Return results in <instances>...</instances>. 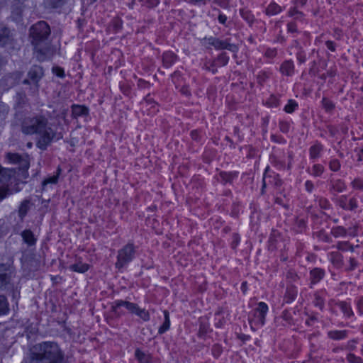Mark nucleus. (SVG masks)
<instances>
[{
  "mask_svg": "<svg viewBox=\"0 0 363 363\" xmlns=\"http://www.w3.org/2000/svg\"><path fill=\"white\" fill-rule=\"evenodd\" d=\"M298 60L301 63H303L306 61V57L304 56H302L301 55H298Z\"/></svg>",
  "mask_w": 363,
  "mask_h": 363,
  "instance_id": "obj_60",
  "label": "nucleus"
},
{
  "mask_svg": "<svg viewBox=\"0 0 363 363\" xmlns=\"http://www.w3.org/2000/svg\"><path fill=\"white\" fill-rule=\"evenodd\" d=\"M240 241V237L238 234L233 235V241L232 242L233 247H235Z\"/></svg>",
  "mask_w": 363,
  "mask_h": 363,
  "instance_id": "obj_52",
  "label": "nucleus"
},
{
  "mask_svg": "<svg viewBox=\"0 0 363 363\" xmlns=\"http://www.w3.org/2000/svg\"><path fill=\"white\" fill-rule=\"evenodd\" d=\"M142 4L147 7H154L159 3L158 0H141Z\"/></svg>",
  "mask_w": 363,
  "mask_h": 363,
  "instance_id": "obj_41",
  "label": "nucleus"
},
{
  "mask_svg": "<svg viewBox=\"0 0 363 363\" xmlns=\"http://www.w3.org/2000/svg\"><path fill=\"white\" fill-rule=\"evenodd\" d=\"M313 187V185L311 182L307 181L306 182V188L308 191H311L312 190Z\"/></svg>",
  "mask_w": 363,
  "mask_h": 363,
  "instance_id": "obj_56",
  "label": "nucleus"
},
{
  "mask_svg": "<svg viewBox=\"0 0 363 363\" xmlns=\"http://www.w3.org/2000/svg\"><path fill=\"white\" fill-rule=\"evenodd\" d=\"M294 69L293 62L291 61H286L281 65L280 70L282 74L289 76L293 74Z\"/></svg>",
  "mask_w": 363,
  "mask_h": 363,
  "instance_id": "obj_14",
  "label": "nucleus"
},
{
  "mask_svg": "<svg viewBox=\"0 0 363 363\" xmlns=\"http://www.w3.org/2000/svg\"><path fill=\"white\" fill-rule=\"evenodd\" d=\"M238 337H239L240 339H241L242 340H247V339H248L249 336L245 335H238Z\"/></svg>",
  "mask_w": 363,
  "mask_h": 363,
  "instance_id": "obj_61",
  "label": "nucleus"
},
{
  "mask_svg": "<svg viewBox=\"0 0 363 363\" xmlns=\"http://www.w3.org/2000/svg\"><path fill=\"white\" fill-rule=\"evenodd\" d=\"M11 277V270L10 267L1 264H0V289H6L8 284H9Z\"/></svg>",
  "mask_w": 363,
  "mask_h": 363,
  "instance_id": "obj_9",
  "label": "nucleus"
},
{
  "mask_svg": "<svg viewBox=\"0 0 363 363\" xmlns=\"http://www.w3.org/2000/svg\"><path fill=\"white\" fill-rule=\"evenodd\" d=\"M315 306L318 307L320 310H322L323 308L324 301L321 297H320L318 295L315 296Z\"/></svg>",
  "mask_w": 363,
  "mask_h": 363,
  "instance_id": "obj_42",
  "label": "nucleus"
},
{
  "mask_svg": "<svg viewBox=\"0 0 363 363\" xmlns=\"http://www.w3.org/2000/svg\"><path fill=\"white\" fill-rule=\"evenodd\" d=\"M339 205H340V207H342L344 209H347L348 208L347 203L346 202V197L345 196H342L340 199V200H339Z\"/></svg>",
  "mask_w": 363,
  "mask_h": 363,
  "instance_id": "obj_46",
  "label": "nucleus"
},
{
  "mask_svg": "<svg viewBox=\"0 0 363 363\" xmlns=\"http://www.w3.org/2000/svg\"><path fill=\"white\" fill-rule=\"evenodd\" d=\"M66 0H45V3L51 8H58L62 6Z\"/></svg>",
  "mask_w": 363,
  "mask_h": 363,
  "instance_id": "obj_29",
  "label": "nucleus"
},
{
  "mask_svg": "<svg viewBox=\"0 0 363 363\" xmlns=\"http://www.w3.org/2000/svg\"><path fill=\"white\" fill-rule=\"evenodd\" d=\"M327 48L332 52L335 51V45L333 41L328 40L325 43Z\"/></svg>",
  "mask_w": 363,
  "mask_h": 363,
  "instance_id": "obj_49",
  "label": "nucleus"
},
{
  "mask_svg": "<svg viewBox=\"0 0 363 363\" xmlns=\"http://www.w3.org/2000/svg\"><path fill=\"white\" fill-rule=\"evenodd\" d=\"M324 276V272L320 269H314L311 271V279L312 284L319 281Z\"/></svg>",
  "mask_w": 363,
  "mask_h": 363,
  "instance_id": "obj_17",
  "label": "nucleus"
},
{
  "mask_svg": "<svg viewBox=\"0 0 363 363\" xmlns=\"http://www.w3.org/2000/svg\"><path fill=\"white\" fill-rule=\"evenodd\" d=\"M44 76L43 67L38 65H33L29 69L27 78L23 81V84L30 85V92L35 95L39 90V82Z\"/></svg>",
  "mask_w": 363,
  "mask_h": 363,
  "instance_id": "obj_5",
  "label": "nucleus"
},
{
  "mask_svg": "<svg viewBox=\"0 0 363 363\" xmlns=\"http://www.w3.org/2000/svg\"><path fill=\"white\" fill-rule=\"evenodd\" d=\"M69 269L73 272L84 273L89 269V265L87 264L79 262L70 265Z\"/></svg>",
  "mask_w": 363,
  "mask_h": 363,
  "instance_id": "obj_21",
  "label": "nucleus"
},
{
  "mask_svg": "<svg viewBox=\"0 0 363 363\" xmlns=\"http://www.w3.org/2000/svg\"><path fill=\"white\" fill-rule=\"evenodd\" d=\"M208 44L213 46L217 50H228L233 52H236L238 50V46L231 44L227 40H222L216 38H210L208 39Z\"/></svg>",
  "mask_w": 363,
  "mask_h": 363,
  "instance_id": "obj_8",
  "label": "nucleus"
},
{
  "mask_svg": "<svg viewBox=\"0 0 363 363\" xmlns=\"http://www.w3.org/2000/svg\"><path fill=\"white\" fill-rule=\"evenodd\" d=\"M276 55H277L276 49L269 48L267 50V51L265 52V56L268 58H273L276 56Z\"/></svg>",
  "mask_w": 363,
  "mask_h": 363,
  "instance_id": "obj_44",
  "label": "nucleus"
},
{
  "mask_svg": "<svg viewBox=\"0 0 363 363\" xmlns=\"http://www.w3.org/2000/svg\"><path fill=\"white\" fill-rule=\"evenodd\" d=\"M223 325V320H219L218 322L216 323V326L218 328H220Z\"/></svg>",
  "mask_w": 363,
  "mask_h": 363,
  "instance_id": "obj_63",
  "label": "nucleus"
},
{
  "mask_svg": "<svg viewBox=\"0 0 363 363\" xmlns=\"http://www.w3.org/2000/svg\"><path fill=\"white\" fill-rule=\"evenodd\" d=\"M57 179H58V176L57 175L50 177L45 179L42 182L43 189H44L45 186L47 184H56L57 182Z\"/></svg>",
  "mask_w": 363,
  "mask_h": 363,
  "instance_id": "obj_35",
  "label": "nucleus"
},
{
  "mask_svg": "<svg viewBox=\"0 0 363 363\" xmlns=\"http://www.w3.org/2000/svg\"><path fill=\"white\" fill-rule=\"evenodd\" d=\"M6 158L10 163L19 164L18 169H14L15 175L13 177V183L16 182L13 190L16 192H18L21 190L18 187V184L20 182L26 183V179L28 177V169L30 166L28 156H21L17 153L9 152L6 155Z\"/></svg>",
  "mask_w": 363,
  "mask_h": 363,
  "instance_id": "obj_3",
  "label": "nucleus"
},
{
  "mask_svg": "<svg viewBox=\"0 0 363 363\" xmlns=\"http://www.w3.org/2000/svg\"><path fill=\"white\" fill-rule=\"evenodd\" d=\"M135 250L133 244H128L118 252V260L116 267L118 269L123 267L130 262L134 257Z\"/></svg>",
  "mask_w": 363,
  "mask_h": 363,
  "instance_id": "obj_7",
  "label": "nucleus"
},
{
  "mask_svg": "<svg viewBox=\"0 0 363 363\" xmlns=\"http://www.w3.org/2000/svg\"><path fill=\"white\" fill-rule=\"evenodd\" d=\"M348 208L350 210H354L357 207V201L354 199H351L349 201V204H347Z\"/></svg>",
  "mask_w": 363,
  "mask_h": 363,
  "instance_id": "obj_45",
  "label": "nucleus"
},
{
  "mask_svg": "<svg viewBox=\"0 0 363 363\" xmlns=\"http://www.w3.org/2000/svg\"><path fill=\"white\" fill-rule=\"evenodd\" d=\"M164 321L158 330L159 334H163L169 330L170 326L169 314L167 311H164Z\"/></svg>",
  "mask_w": 363,
  "mask_h": 363,
  "instance_id": "obj_18",
  "label": "nucleus"
},
{
  "mask_svg": "<svg viewBox=\"0 0 363 363\" xmlns=\"http://www.w3.org/2000/svg\"><path fill=\"white\" fill-rule=\"evenodd\" d=\"M219 176L223 182H230L235 177V174L221 172H220Z\"/></svg>",
  "mask_w": 363,
  "mask_h": 363,
  "instance_id": "obj_30",
  "label": "nucleus"
},
{
  "mask_svg": "<svg viewBox=\"0 0 363 363\" xmlns=\"http://www.w3.org/2000/svg\"><path fill=\"white\" fill-rule=\"evenodd\" d=\"M122 306L125 307L130 313L138 315L144 321L150 320V313L147 311L140 308L136 303L126 301H116L112 306V311L116 313H118V309Z\"/></svg>",
  "mask_w": 363,
  "mask_h": 363,
  "instance_id": "obj_6",
  "label": "nucleus"
},
{
  "mask_svg": "<svg viewBox=\"0 0 363 363\" xmlns=\"http://www.w3.org/2000/svg\"><path fill=\"white\" fill-rule=\"evenodd\" d=\"M5 64V61L4 60V58L0 55V68L4 65Z\"/></svg>",
  "mask_w": 363,
  "mask_h": 363,
  "instance_id": "obj_62",
  "label": "nucleus"
},
{
  "mask_svg": "<svg viewBox=\"0 0 363 363\" xmlns=\"http://www.w3.org/2000/svg\"><path fill=\"white\" fill-rule=\"evenodd\" d=\"M332 233L335 237L342 236L346 234V230L340 226L336 227L332 230Z\"/></svg>",
  "mask_w": 363,
  "mask_h": 363,
  "instance_id": "obj_36",
  "label": "nucleus"
},
{
  "mask_svg": "<svg viewBox=\"0 0 363 363\" xmlns=\"http://www.w3.org/2000/svg\"><path fill=\"white\" fill-rule=\"evenodd\" d=\"M11 194V191L8 186L0 187V201Z\"/></svg>",
  "mask_w": 363,
  "mask_h": 363,
  "instance_id": "obj_33",
  "label": "nucleus"
},
{
  "mask_svg": "<svg viewBox=\"0 0 363 363\" xmlns=\"http://www.w3.org/2000/svg\"><path fill=\"white\" fill-rule=\"evenodd\" d=\"M298 106V104L293 100H289L288 104L285 106L284 111L286 113H292L295 111L296 108Z\"/></svg>",
  "mask_w": 363,
  "mask_h": 363,
  "instance_id": "obj_32",
  "label": "nucleus"
},
{
  "mask_svg": "<svg viewBox=\"0 0 363 363\" xmlns=\"http://www.w3.org/2000/svg\"><path fill=\"white\" fill-rule=\"evenodd\" d=\"M9 82V86H12L15 84L14 79H13L12 75H9V76L5 77L3 79V80H2V82Z\"/></svg>",
  "mask_w": 363,
  "mask_h": 363,
  "instance_id": "obj_48",
  "label": "nucleus"
},
{
  "mask_svg": "<svg viewBox=\"0 0 363 363\" xmlns=\"http://www.w3.org/2000/svg\"><path fill=\"white\" fill-rule=\"evenodd\" d=\"M191 138L194 140H197L198 138V131L197 130H192L191 133Z\"/></svg>",
  "mask_w": 363,
  "mask_h": 363,
  "instance_id": "obj_57",
  "label": "nucleus"
},
{
  "mask_svg": "<svg viewBox=\"0 0 363 363\" xmlns=\"http://www.w3.org/2000/svg\"><path fill=\"white\" fill-rule=\"evenodd\" d=\"M359 311L361 314H363V298H360L357 303Z\"/></svg>",
  "mask_w": 363,
  "mask_h": 363,
  "instance_id": "obj_53",
  "label": "nucleus"
},
{
  "mask_svg": "<svg viewBox=\"0 0 363 363\" xmlns=\"http://www.w3.org/2000/svg\"><path fill=\"white\" fill-rule=\"evenodd\" d=\"M288 30H289V31L292 32V33L296 32V25L294 23H289L288 25Z\"/></svg>",
  "mask_w": 363,
  "mask_h": 363,
  "instance_id": "obj_55",
  "label": "nucleus"
},
{
  "mask_svg": "<svg viewBox=\"0 0 363 363\" xmlns=\"http://www.w3.org/2000/svg\"><path fill=\"white\" fill-rule=\"evenodd\" d=\"M338 306L341 308L345 315L348 317H350L353 315V312L350 308V306L346 302H340Z\"/></svg>",
  "mask_w": 363,
  "mask_h": 363,
  "instance_id": "obj_26",
  "label": "nucleus"
},
{
  "mask_svg": "<svg viewBox=\"0 0 363 363\" xmlns=\"http://www.w3.org/2000/svg\"><path fill=\"white\" fill-rule=\"evenodd\" d=\"M218 21L220 23L225 24L227 21V17L223 14H220L218 16Z\"/></svg>",
  "mask_w": 363,
  "mask_h": 363,
  "instance_id": "obj_54",
  "label": "nucleus"
},
{
  "mask_svg": "<svg viewBox=\"0 0 363 363\" xmlns=\"http://www.w3.org/2000/svg\"><path fill=\"white\" fill-rule=\"evenodd\" d=\"M30 200L26 199L21 202L18 208V215L21 218H23L26 216L30 209Z\"/></svg>",
  "mask_w": 363,
  "mask_h": 363,
  "instance_id": "obj_15",
  "label": "nucleus"
},
{
  "mask_svg": "<svg viewBox=\"0 0 363 363\" xmlns=\"http://www.w3.org/2000/svg\"><path fill=\"white\" fill-rule=\"evenodd\" d=\"M322 150V146L320 144H316L311 147L310 148V156L311 158L315 159L319 156L320 151Z\"/></svg>",
  "mask_w": 363,
  "mask_h": 363,
  "instance_id": "obj_27",
  "label": "nucleus"
},
{
  "mask_svg": "<svg viewBox=\"0 0 363 363\" xmlns=\"http://www.w3.org/2000/svg\"><path fill=\"white\" fill-rule=\"evenodd\" d=\"M257 311L259 312V320L262 325H264L265 315L268 311L267 305L264 302H259Z\"/></svg>",
  "mask_w": 363,
  "mask_h": 363,
  "instance_id": "obj_16",
  "label": "nucleus"
},
{
  "mask_svg": "<svg viewBox=\"0 0 363 363\" xmlns=\"http://www.w3.org/2000/svg\"><path fill=\"white\" fill-rule=\"evenodd\" d=\"M64 353L55 342L37 343L29 350L25 363H62Z\"/></svg>",
  "mask_w": 363,
  "mask_h": 363,
  "instance_id": "obj_2",
  "label": "nucleus"
},
{
  "mask_svg": "<svg viewBox=\"0 0 363 363\" xmlns=\"http://www.w3.org/2000/svg\"><path fill=\"white\" fill-rule=\"evenodd\" d=\"M21 131L26 135L38 134L36 145L41 150H45L53 140L62 138L61 133H57L48 126V121L43 116L26 118L21 124Z\"/></svg>",
  "mask_w": 363,
  "mask_h": 363,
  "instance_id": "obj_1",
  "label": "nucleus"
},
{
  "mask_svg": "<svg viewBox=\"0 0 363 363\" xmlns=\"http://www.w3.org/2000/svg\"><path fill=\"white\" fill-rule=\"evenodd\" d=\"M50 33V29L45 21H39L33 25L30 29V35L31 43L37 52L45 54V50L40 48V44L44 42L48 38Z\"/></svg>",
  "mask_w": 363,
  "mask_h": 363,
  "instance_id": "obj_4",
  "label": "nucleus"
},
{
  "mask_svg": "<svg viewBox=\"0 0 363 363\" xmlns=\"http://www.w3.org/2000/svg\"><path fill=\"white\" fill-rule=\"evenodd\" d=\"M281 7L277 4L272 2L266 9L267 15H276L281 11Z\"/></svg>",
  "mask_w": 363,
  "mask_h": 363,
  "instance_id": "obj_20",
  "label": "nucleus"
},
{
  "mask_svg": "<svg viewBox=\"0 0 363 363\" xmlns=\"http://www.w3.org/2000/svg\"><path fill=\"white\" fill-rule=\"evenodd\" d=\"M283 318L288 323L291 322V316L287 311H284L282 314Z\"/></svg>",
  "mask_w": 363,
  "mask_h": 363,
  "instance_id": "obj_50",
  "label": "nucleus"
},
{
  "mask_svg": "<svg viewBox=\"0 0 363 363\" xmlns=\"http://www.w3.org/2000/svg\"><path fill=\"white\" fill-rule=\"evenodd\" d=\"M352 186L353 188L356 189L362 190L363 189V179H355L352 182Z\"/></svg>",
  "mask_w": 363,
  "mask_h": 363,
  "instance_id": "obj_40",
  "label": "nucleus"
},
{
  "mask_svg": "<svg viewBox=\"0 0 363 363\" xmlns=\"http://www.w3.org/2000/svg\"><path fill=\"white\" fill-rule=\"evenodd\" d=\"M295 14H299V15H301V12H299V11H296L295 9H292V10H291V11H289V15H290V16H294Z\"/></svg>",
  "mask_w": 363,
  "mask_h": 363,
  "instance_id": "obj_58",
  "label": "nucleus"
},
{
  "mask_svg": "<svg viewBox=\"0 0 363 363\" xmlns=\"http://www.w3.org/2000/svg\"><path fill=\"white\" fill-rule=\"evenodd\" d=\"M306 2V0H297V4L304 5Z\"/></svg>",
  "mask_w": 363,
  "mask_h": 363,
  "instance_id": "obj_64",
  "label": "nucleus"
},
{
  "mask_svg": "<svg viewBox=\"0 0 363 363\" xmlns=\"http://www.w3.org/2000/svg\"><path fill=\"white\" fill-rule=\"evenodd\" d=\"M333 188L337 191V192H342L345 188V184L341 182L340 180H337L333 185Z\"/></svg>",
  "mask_w": 363,
  "mask_h": 363,
  "instance_id": "obj_39",
  "label": "nucleus"
},
{
  "mask_svg": "<svg viewBox=\"0 0 363 363\" xmlns=\"http://www.w3.org/2000/svg\"><path fill=\"white\" fill-rule=\"evenodd\" d=\"M324 168L320 164H315L312 169V174L315 176H319L323 172Z\"/></svg>",
  "mask_w": 363,
  "mask_h": 363,
  "instance_id": "obj_38",
  "label": "nucleus"
},
{
  "mask_svg": "<svg viewBox=\"0 0 363 363\" xmlns=\"http://www.w3.org/2000/svg\"><path fill=\"white\" fill-rule=\"evenodd\" d=\"M9 311L7 298L4 295H0V315L6 314Z\"/></svg>",
  "mask_w": 363,
  "mask_h": 363,
  "instance_id": "obj_19",
  "label": "nucleus"
},
{
  "mask_svg": "<svg viewBox=\"0 0 363 363\" xmlns=\"http://www.w3.org/2000/svg\"><path fill=\"white\" fill-rule=\"evenodd\" d=\"M135 355L140 363H150L149 357L139 349L136 350Z\"/></svg>",
  "mask_w": 363,
  "mask_h": 363,
  "instance_id": "obj_24",
  "label": "nucleus"
},
{
  "mask_svg": "<svg viewBox=\"0 0 363 363\" xmlns=\"http://www.w3.org/2000/svg\"><path fill=\"white\" fill-rule=\"evenodd\" d=\"M329 166L332 171L337 172L340 168V163L337 160L334 159L330 162Z\"/></svg>",
  "mask_w": 363,
  "mask_h": 363,
  "instance_id": "obj_37",
  "label": "nucleus"
},
{
  "mask_svg": "<svg viewBox=\"0 0 363 363\" xmlns=\"http://www.w3.org/2000/svg\"><path fill=\"white\" fill-rule=\"evenodd\" d=\"M72 113L74 118H77L82 116H87L89 109L84 106L73 105L72 106Z\"/></svg>",
  "mask_w": 363,
  "mask_h": 363,
  "instance_id": "obj_12",
  "label": "nucleus"
},
{
  "mask_svg": "<svg viewBox=\"0 0 363 363\" xmlns=\"http://www.w3.org/2000/svg\"><path fill=\"white\" fill-rule=\"evenodd\" d=\"M357 265V262L354 258H350V267H348V270H352Z\"/></svg>",
  "mask_w": 363,
  "mask_h": 363,
  "instance_id": "obj_51",
  "label": "nucleus"
},
{
  "mask_svg": "<svg viewBox=\"0 0 363 363\" xmlns=\"http://www.w3.org/2000/svg\"><path fill=\"white\" fill-rule=\"evenodd\" d=\"M322 104H323V108L327 111H331L335 108V104L330 100H329L327 98H323V99Z\"/></svg>",
  "mask_w": 363,
  "mask_h": 363,
  "instance_id": "obj_31",
  "label": "nucleus"
},
{
  "mask_svg": "<svg viewBox=\"0 0 363 363\" xmlns=\"http://www.w3.org/2000/svg\"><path fill=\"white\" fill-rule=\"evenodd\" d=\"M162 59L164 65L169 67L176 60L177 56L171 52H167L163 55Z\"/></svg>",
  "mask_w": 363,
  "mask_h": 363,
  "instance_id": "obj_22",
  "label": "nucleus"
},
{
  "mask_svg": "<svg viewBox=\"0 0 363 363\" xmlns=\"http://www.w3.org/2000/svg\"><path fill=\"white\" fill-rule=\"evenodd\" d=\"M13 45V38L10 30L4 25L0 24V45L10 49Z\"/></svg>",
  "mask_w": 363,
  "mask_h": 363,
  "instance_id": "obj_10",
  "label": "nucleus"
},
{
  "mask_svg": "<svg viewBox=\"0 0 363 363\" xmlns=\"http://www.w3.org/2000/svg\"><path fill=\"white\" fill-rule=\"evenodd\" d=\"M13 175H15L14 169H6L0 165V184L6 185L8 187L11 186Z\"/></svg>",
  "mask_w": 363,
  "mask_h": 363,
  "instance_id": "obj_11",
  "label": "nucleus"
},
{
  "mask_svg": "<svg viewBox=\"0 0 363 363\" xmlns=\"http://www.w3.org/2000/svg\"><path fill=\"white\" fill-rule=\"evenodd\" d=\"M21 235L23 241L28 245L32 246L35 244L36 239L35 238V236L31 230H25L22 232Z\"/></svg>",
  "mask_w": 363,
  "mask_h": 363,
  "instance_id": "obj_13",
  "label": "nucleus"
},
{
  "mask_svg": "<svg viewBox=\"0 0 363 363\" xmlns=\"http://www.w3.org/2000/svg\"><path fill=\"white\" fill-rule=\"evenodd\" d=\"M347 360L350 363H363V360L361 357H357L355 354L352 353H350L347 356Z\"/></svg>",
  "mask_w": 363,
  "mask_h": 363,
  "instance_id": "obj_34",
  "label": "nucleus"
},
{
  "mask_svg": "<svg viewBox=\"0 0 363 363\" xmlns=\"http://www.w3.org/2000/svg\"><path fill=\"white\" fill-rule=\"evenodd\" d=\"M228 60L229 57L226 55L225 52H222L218 56L215 62L218 65L225 66L228 64Z\"/></svg>",
  "mask_w": 363,
  "mask_h": 363,
  "instance_id": "obj_28",
  "label": "nucleus"
},
{
  "mask_svg": "<svg viewBox=\"0 0 363 363\" xmlns=\"http://www.w3.org/2000/svg\"><path fill=\"white\" fill-rule=\"evenodd\" d=\"M241 289H242V291H243V293H245V292H246V291H247V282H246V281H244V282L242 284Z\"/></svg>",
  "mask_w": 363,
  "mask_h": 363,
  "instance_id": "obj_59",
  "label": "nucleus"
},
{
  "mask_svg": "<svg viewBox=\"0 0 363 363\" xmlns=\"http://www.w3.org/2000/svg\"><path fill=\"white\" fill-rule=\"evenodd\" d=\"M9 112V106L3 103L0 102V116H5Z\"/></svg>",
  "mask_w": 363,
  "mask_h": 363,
  "instance_id": "obj_43",
  "label": "nucleus"
},
{
  "mask_svg": "<svg viewBox=\"0 0 363 363\" xmlns=\"http://www.w3.org/2000/svg\"><path fill=\"white\" fill-rule=\"evenodd\" d=\"M328 335L330 338L333 340H340L343 339L347 335V332L345 330H335L330 331L328 333Z\"/></svg>",
  "mask_w": 363,
  "mask_h": 363,
  "instance_id": "obj_23",
  "label": "nucleus"
},
{
  "mask_svg": "<svg viewBox=\"0 0 363 363\" xmlns=\"http://www.w3.org/2000/svg\"><path fill=\"white\" fill-rule=\"evenodd\" d=\"M53 72L60 77H63L65 75L64 70L60 67H54Z\"/></svg>",
  "mask_w": 363,
  "mask_h": 363,
  "instance_id": "obj_47",
  "label": "nucleus"
},
{
  "mask_svg": "<svg viewBox=\"0 0 363 363\" xmlns=\"http://www.w3.org/2000/svg\"><path fill=\"white\" fill-rule=\"evenodd\" d=\"M27 101L26 96L23 93H18L16 96V105L18 108H21Z\"/></svg>",
  "mask_w": 363,
  "mask_h": 363,
  "instance_id": "obj_25",
  "label": "nucleus"
}]
</instances>
